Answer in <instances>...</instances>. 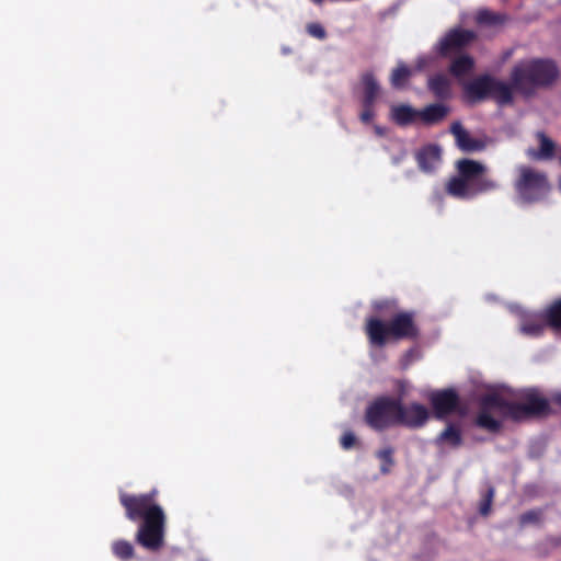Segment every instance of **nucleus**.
<instances>
[{
    "instance_id": "1",
    "label": "nucleus",
    "mask_w": 561,
    "mask_h": 561,
    "mask_svg": "<svg viewBox=\"0 0 561 561\" xmlns=\"http://www.w3.org/2000/svg\"><path fill=\"white\" fill-rule=\"evenodd\" d=\"M519 398L522 402L510 401L497 392L482 394L478 401L476 425L491 433L500 432L502 422L492 416L493 411L499 412L503 419L514 422L545 417L554 413L549 400L539 396L535 389L525 391Z\"/></svg>"
},
{
    "instance_id": "2",
    "label": "nucleus",
    "mask_w": 561,
    "mask_h": 561,
    "mask_svg": "<svg viewBox=\"0 0 561 561\" xmlns=\"http://www.w3.org/2000/svg\"><path fill=\"white\" fill-rule=\"evenodd\" d=\"M158 495L157 489L140 494L119 492V503L126 517L131 522L141 519L135 536L136 542L151 552L163 548L167 528V515L158 503Z\"/></svg>"
},
{
    "instance_id": "3",
    "label": "nucleus",
    "mask_w": 561,
    "mask_h": 561,
    "mask_svg": "<svg viewBox=\"0 0 561 561\" xmlns=\"http://www.w3.org/2000/svg\"><path fill=\"white\" fill-rule=\"evenodd\" d=\"M457 174L446 185V193L458 199H471L499 188V183L486 175L488 168L480 161L462 158L456 161Z\"/></svg>"
},
{
    "instance_id": "4",
    "label": "nucleus",
    "mask_w": 561,
    "mask_h": 561,
    "mask_svg": "<svg viewBox=\"0 0 561 561\" xmlns=\"http://www.w3.org/2000/svg\"><path fill=\"white\" fill-rule=\"evenodd\" d=\"M365 333L369 344L375 347H383L390 341H416L421 336L416 312L413 310L399 311L387 322L369 317L365 323Z\"/></svg>"
},
{
    "instance_id": "5",
    "label": "nucleus",
    "mask_w": 561,
    "mask_h": 561,
    "mask_svg": "<svg viewBox=\"0 0 561 561\" xmlns=\"http://www.w3.org/2000/svg\"><path fill=\"white\" fill-rule=\"evenodd\" d=\"M559 75L556 64L548 59L518 61L511 71L514 90L524 96H531L536 90L554 82Z\"/></svg>"
},
{
    "instance_id": "6",
    "label": "nucleus",
    "mask_w": 561,
    "mask_h": 561,
    "mask_svg": "<svg viewBox=\"0 0 561 561\" xmlns=\"http://www.w3.org/2000/svg\"><path fill=\"white\" fill-rule=\"evenodd\" d=\"M513 90L512 83L507 84L490 75L479 76L465 87V92L470 100L482 101L491 98L500 106L513 103Z\"/></svg>"
},
{
    "instance_id": "7",
    "label": "nucleus",
    "mask_w": 561,
    "mask_h": 561,
    "mask_svg": "<svg viewBox=\"0 0 561 561\" xmlns=\"http://www.w3.org/2000/svg\"><path fill=\"white\" fill-rule=\"evenodd\" d=\"M400 399L380 396L374 399L366 408L364 421L368 427L376 432H383L398 425Z\"/></svg>"
},
{
    "instance_id": "8",
    "label": "nucleus",
    "mask_w": 561,
    "mask_h": 561,
    "mask_svg": "<svg viewBox=\"0 0 561 561\" xmlns=\"http://www.w3.org/2000/svg\"><path fill=\"white\" fill-rule=\"evenodd\" d=\"M514 187L519 199L527 204L543 199L550 191L546 173L526 165L518 168Z\"/></svg>"
},
{
    "instance_id": "9",
    "label": "nucleus",
    "mask_w": 561,
    "mask_h": 561,
    "mask_svg": "<svg viewBox=\"0 0 561 561\" xmlns=\"http://www.w3.org/2000/svg\"><path fill=\"white\" fill-rule=\"evenodd\" d=\"M430 402L435 416L437 419H443L456 412L460 403V399L456 390L448 388L433 392L430 397Z\"/></svg>"
},
{
    "instance_id": "10",
    "label": "nucleus",
    "mask_w": 561,
    "mask_h": 561,
    "mask_svg": "<svg viewBox=\"0 0 561 561\" xmlns=\"http://www.w3.org/2000/svg\"><path fill=\"white\" fill-rule=\"evenodd\" d=\"M428 419L430 412L425 405L416 402L404 405L400 400L398 425L409 428H420L426 424Z\"/></svg>"
},
{
    "instance_id": "11",
    "label": "nucleus",
    "mask_w": 561,
    "mask_h": 561,
    "mask_svg": "<svg viewBox=\"0 0 561 561\" xmlns=\"http://www.w3.org/2000/svg\"><path fill=\"white\" fill-rule=\"evenodd\" d=\"M549 328L548 306L539 312H523L519 316V331L527 336H541Z\"/></svg>"
},
{
    "instance_id": "12",
    "label": "nucleus",
    "mask_w": 561,
    "mask_h": 561,
    "mask_svg": "<svg viewBox=\"0 0 561 561\" xmlns=\"http://www.w3.org/2000/svg\"><path fill=\"white\" fill-rule=\"evenodd\" d=\"M477 38V34L471 30L453 28L439 42L438 51L443 56H447L454 50L468 46Z\"/></svg>"
},
{
    "instance_id": "13",
    "label": "nucleus",
    "mask_w": 561,
    "mask_h": 561,
    "mask_svg": "<svg viewBox=\"0 0 561 561\" xmlns=\"http://www.w3.org/2000/svg\"><path fill=\"white\" fill-rule=\"evenodd\" d=\"M450 131L455 136L457 146L465 152L482 151L486 147L483 139L473 138L461 125L460 122H454Z\"/></svg>"
},
{
    "instance_id": "14",
    "label": "nucleus",
    "mask_w": 561,
    "mask_h": 561,
    "mask_svg": "<svg viewBox=\"0 0 561 561\" xmlns=\"http://www.w3.org/2000/svg\"><path fill=\"white\" fill-rule=\"evenodd\" d=\"M415 160L421 171L431 173L440 162V149L436 145H426L416 151Z\"/></svg>"
},
{
    "instance_id": "15",
    "label": "nucleus",
    "mask_w": 561,
    "mask_h": 561,
    "mask_svg": "<svg viewBox=\"0 0 561 561\" xmlns=\"http://www.w3.org/2000/svg\"><path fill=\"white\" fill-rule=\"evenodd\" d=\"M360 85L363 90L362 103L375 104L380 95L381 87L371 71H366L360 76Z\"/></svg>"
},
{
    "instance_id": "16",
    "label": "nucleus",
    "mask_w": 561,
    "mask_h": 561,
    "mask_svg": "<svg viewBox=\"0 0 561 561\" xmlns=\"http://www.w3.org/2000/svg\"><path fill=\"white\" fill-rule=\"evenodd\" d=\"M478 25L484 27H501L510 21V15L504 12H494L490 9H479L474 15Z\"/></svg>"
},
{
    "instance_id": "17",
    "label": "nucleus",
    "mask_w": 561,
    "mask_h": 561,
    "mask_svg": "<svg viewBox=\"0 0 561 561\" xmlns=\"http://www.w3.org/2000/svg\"><path fill=\"white\" fill-rule=\"evenodd\" d=\"M449 107L443 103H433L419 111V118L425 125H435L445 119Z\"/></svg>"
},
{
    "instance_id": "18",
    "label": "nucleus",
    "mask_w": 561,
    "mask_h": 561,
    "mask_svg": "<svg viewBox=\"0 0 561 561\" xmlns=\"http://www.w3.org/2000/svg\"><path fill=\"white\" fill-rule=\"evenodd\" d=\"M427 89L438 100L445 101L451 96V84L449 79L443 75L437 73L428 78Z\"/></svg>"
},
{
    "instance_id": "19",
    "label": "nucleus",
    "mask_w": 561,
    "mask_h": 561,
    "mask_svg": "<svg viewBox=\"0 0 561 561\" xmlns=\"http://www.w3.org/2000/svg\"><path fill=\"white\" fill-rule=\"evenodd\" d=\"M390 118L398 126L405 127L419 118V111L407 104L393 105L390 110Z\"/></svg>"
},
{
    "instance_id": "20",
    "label": "nucleus",
    "mask_w": 561,
    "mask_h": 561,
    "mask_svg": "<svg viewBox=\"0 0 561 561\" xmlns=\"http://www.w3.org/2000/svg\"><path fill=\"white\" fill-rule=\"evenodd\" d=\"M445 444L453 448H458L462 445V434L456 424H448L446 428L435 438L436 446H443Z\"/></svg>"
},
{
    "instance_id": "21",
    "label": "nucleus",
    "mask_w": 561,
    "mask_h": 561,
    "mask_svg": "<svg viewBox=\"0 0 561 561\" xmlns=\"http://www.w3.org/2000/svg\"><path fill=\"white\" fill-rule=\"evenodd\" d=\"M474 66V60L468 55H463L454 59L450 64L449 71L455 77H462L469 73Z\"/></svg>"
},
{
    "instance_id": "22",
    "label": "nucleus",
    "mask_w": 561,
    "mask_h": 561,
    "mask_svg": "<svg viewBox=\"0 0 561 561\" xmlns=\"http://www.w3.org/2000/svg\"><path fill=\"white\" fill-rule=\"evenodd\" d=\"M412 76V70L403 62H399L392 70L390 83L394 89H402Z\"/></svg>"
},
{
    "instance_id": "23",
    "label": "nucleus",
    "mask_w": 561,
    "mask_h": 561,
    "mask_svg": "<svg viewBox=\"0 0 561 561\" xmlns=\"http://www.w3.org/2000/svg\"><path fill=\"white\" fill-rule=\"evenodd\" d=\"M549 328L561 333V297L554 299L548 305Z\"/></svg>"
},
{
    "instance_id": "24",
    "label": "nucleus",
    "mask_w": 561,
    "mask_h": 561,
    "mask_svg": "<svg viewBox=\"0 0 561 561\" xmlns=\"http://www.w3.org/2000/svg\"><path fill=\"white\" fill-rule=\"evenodd\" d=\"M112 552L119 560L127 561L134 558L135 549L133 545L124 539L115 540L112 543Z\"/></svg>"
},
{
    "instance_id": "25",
    "label": "nucleus",
    "mask_w": 561,
    "mask_h": 561,
    "mask_svg": "<svg viewBox=\"0 0 561 561\" xmlns=\"http://www.w3.org/2000/svg\"><path fill=\"white\" fill-rule=\"evenodd\" d=\"M540 148L538 152L530 151L529 153L537 159H550L554 152V142L548 138L543 133H538Z\"/></svg>"
},
{
    "instance_id": "26",
    "label": "nucleus",
    "mask_w": 561,
    "mask_h": 561,
    "mask_svg": "<svg viewBox=\"0 0 561 561\" xmlns=\"http://www.w3.org/2000/svg\"><path fill=\"white\" fill-rule=\"evenodd\" d=\"M394 449L390 446L385 447L376 453V457L380 460V472L388 474L394 465L393 459Z\"/></svg>"
},
{
    "instance_id": "27",
    "label": "nucleus",
    "mask_w": 561,
    "mask_h": 561,
    "mask_svg": "<svg viewBox=\"0 0 561 561\" xmlns=\"http://www.w3.org/2000/svg\"><path fill=\"white\" fill-rule=\"evenodd\" d=\"M494 495H495V489L490 485L488 488L486 492L482 495V499L479 504V513L482 516H488L490 514Z\"/></svg>"
},
{
    "instance_id": "28",
    "label": "nucleus",
    "mask_w": 561,
    "mask_h": 561,
    "mask_svg": "<svg viewBox=\"0 0 561 561\" xmlns=\"http://www.w3.org/2000/svg\"><path fill=\"white\" fill-rule=\"evenodd\" d=\"M541 520V511L539 510H530L525 512L519 517V524L522 526L528 525V524H537Z\"/></svg>"
},
{
    "instance_id": "29",
    "label": "nucleus",
    "mask_w": 561,
    "mask_h": 561,
    "mask_svg": "<svg viewBox=\"0 0 561 561\" xmlns=\"http://www.w3.org/2000/svg\"><path fill=\"white\" fill-rule=\"evenodd\" d=\"M307 32L310 36L318 39H324L327 36V32L320 23H309L307 25Z\"/></svg>"
},
{
    "instance_id": "30",
    "label": "nucleus",
    "mask_w": 561,
    "mask_h": 561,
    "mask_svg": "<svg viewBox=\"0 0 561 561\" xmlns=\"http://www.w3.org/2000/svg\"><path fill=\"white\" fill-rule=\"evenodd\" d=\"M363 111L360 112L359 119L364 124H369L375 117L374 106L375 104L362 103Z\"/></svg>"
},
{
    "instance_id": "31",
    "label": "nucleus",
    "mask_w": 561,
    "mask_h": 561,
    "mask_svg": "<svg viewBox=\"0 0 561 561\" xmlns=\"http://www.w3.org/2000/svg\"><path fill=\"white\" fill-rule=\"evenodd\" d=\"M373 308L377 312H383L385 310H394L397 308V304L394 300H377L373 304Z\"/></svg>"
},
{
    "instance_id": "32",
    "label": "nucleus",
    "mask_w": 561,
    "mask_h": 561,
    "mask_svg": "<svg viewBox=\"0 0 561 561\" xmlns=\"http://www.w3.org/2000/svg\"><path fill=\"white\" fill-rule=\"evenodd\" d=\"M357 439H356V436L354 435L353 432L348 431V432H345L342 436H341V439H340V444L342 446L343 449H351L352 447L355 446Z\"/></svg>"
},
{
    "instance_id": "33",
    "label": "nucleus",
    "mask_w": 561,
    "mask_h": 561,
    "mask_svg": "<svg viewBox=\"0 0 561 561\" xmlns=\"http://www.w3.org/2000/svg\"><path fill=\"white\" fill-rule=\"evenodd\" d=\"M551 401L561 407V392L552 394Z\"/></svg>"
},
{
    "instance_id": "34",
    "label": "nucleus",
    "mask_w": 561,
    "mask_h": 561,
    "mask_svg": "<svg viewBox=\"0 0 561 561\" xmlns=\"http://www.w3.org/2000/svg\"><path fill=\"white\" fill-rule=\"evenodd\" d=\"M375 129H376V133H377V134H379V135H382V134H383L380 127H376Z\"/></svg>"
},
{
    "instance_id": "35",
    "label": "nucleus",
    "mask_w": 561,
    "mask_h": 561,
    "mask_svg": "<svg viewBox=\"0 0 561 561\" xmlns=\"http://www.w3.org/2000/svg\"><path fill=\"white\" fill-rule=\"evenodd\" d=\"M316 3H321L323 0H312Z\"/></svg>"
},
{
    "instance_id": "36",
    "label": "nucleus",
    "mask_w": 561,
    "mask_h": 561,
    "mask_svg": "<svg viewBox=\"0 0 561 561\" xmlns=\"http://www.w3.org/2000/svg\"><path fill=\"white\" fill-rule=\"evenodd\" d=\"M199 561H206V560H203V559H202V560H199Z\"/></svg>"
}]
</instances>
